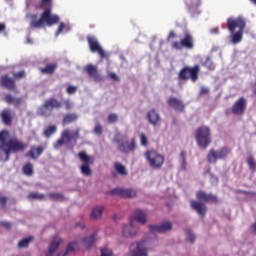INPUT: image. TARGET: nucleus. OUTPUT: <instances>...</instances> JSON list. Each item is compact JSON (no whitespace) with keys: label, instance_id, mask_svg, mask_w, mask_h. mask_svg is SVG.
Returning <instances> with one entry per match:
<instances>
[{"label":"nucleus","instance_id":"obj_29","mask_svg":"<svg viewBox=\"0 0 256 256\" xmlns=\"http://www.w3.org/2000/svg\"><path fill=\"white\" fill-rule=\"evenodd\" d=\"M134 219L139 223L140 225H145L148 221L147 214L143 212L142 210L138 209L134 213Z\"/></svg>","mask_w":256,"mask_h":256},{"label":"nucleus","instance_id":"obj_15","mask_svg":"<svg viewBox=\"0 0 256 256\" xmlns=\"http://www.w3.org/2000/svg\"><path fill=\"white\" fill-rule=\"evenodd\" d=\"M139 236V227L133 224V220L129 224L122 227V237L124 239H135Z\"/></svg>","mask_w":256,"mask_h":256},{"label":"nucleus","instance_id":"obj_52","mask_svg":"<svg viewBox=\"0 0 256 256\" xmlns=\"http://www.w3.org/2000/svg\"><path fill=\"white\" fill-rule=\"evenodd\" d=\"M117 119H119L117 114H110L108 116V123H116Z\"/></svg>","mask_w":256,"mask_h":256},{"label":"nucleus","instance_id":"obj_21","mask_svg":"<svg viewBox=\"0 0 256 256\" xmlns=\"http://www.w3.org/2000/svg\"><path fill=\"white\" fill-rule=\"evenodd\" d=\"M147 119L148 123H150V125H153L154 127H157V125L161 123V115H159L157 110L155 109L148 111Z\"/></svg>","mask_w":256,"mask_h":256},{"label":"nucleus","instance_id":"obj_61","mask_svg":"<svg viewBox=\"0 0 256 256\" xmlns=\"http://www.w3.org/2000/svg\"><path fill=\"white\" fill-rule=\"evenodd\" d=\"M75 227H81L82 229H85V224L82 223H76Z\"/></svg>","mask_w":256,"mask_h":256},{"label":"nucleus","instance_id":"obj_5","mask_svg":"<svg viewBox=\"0 0 256 256\" xmlns=\"http://www.w3.org/2000/svg\"><path fill=\"white\" fill-rule=\"evenodd\" d=\"M227 29L232 34V43L237 45L243 41V31L247 27L245 17L238 16L237 18L230 17L227 19Z\"/></svg>","mask_w":256,"mask_h":256},{"label":"nucleus","instance_id":"obj_55","mask_svg":"<svg viewBox=\"0 0 256 256\" xmlns=\"http://www.w3.org/2000/svg\"><path fill=\"white\" fill-rule=\"evenodd\" d=\"M0 225H1L2 227H4V229H11V224H10V222L2 221V222H0Z\"/></svg>","mask_w":256,"mask_h":256},{"label":"nucleus","instance_id":"obj_62","mask_svg":"<svg viewBox=\"0 0 256 256\" xmlns=\"http://www.w3.org/2000/svg\"><path fill=\"white\" fill-rule=\"evenodd\" d=\"M251 3H253L254 5H256V0H250Z\"/></svg>","mask_w":256,"mask_h":256},{"label":"nucleus","instance_id":"obj_43","mask_svg":"<svg viewBox=\"0 0 256 256\" xmlns=\"http://www.w3.org/2000/svg\"><path fill=\"white\" fill-rule=\"evenodd\" d=\"M13 77L14 79H25V77H27V74L25 73L24 70L20 71V72H14L13 73Z\"/></svg>","mask_w":256,"mask_h":256},{"label":"nucleus","instance_id":"obj_63","mask_svg":"<svg viewBox=\"0 0 256 256\" xmlns=\"http://www.w3.org/2000/svg\"><path fill=\"white\" fill-rule=\"evenodd\" d=\"M215 179V181H217V178H214Z\"/></svg>","mask_w":256,"mask_h":256},{"label":"nucleus","instance_id":"obj_4","mask_svg":"<svg viewBox=\"0 0 256 256\" xmlns=\"http://www.w3.org/2000/svg\"><path fill=\"white\" fill-rule=\"evenodd\" d=\"M196 199H198V201H190V207L196 211L198 215H201V217H205L207 213V205H205V203H218L219 201L217 195L212 193L208 194L207 192L201 190L196 193Z\"/></svg>","mask_w":256,"mask_h":256},{"label":"nucleus","instance_id":"obj_14","mask_svg":"<svg viewBox=\"0 0 256 256\" xmlns=\"http://www.w3.org/2000/svg\"><path fill=\"white\" fill-rule=\"evenodd\" d=\"M231 153V149L227 147H222L220 150L215 151V149H211L207 155L208 163H217V159H225Z\"/></svg>","mask_w":256,"mask_h":256},{"label":"nucleus","instance_id":"obj_27","mask_svg":"<svg viewBox=\"0 0 256 256\" xmlns=\"http://www.w3.org/2000/svg\"><path fill=\"white\" fill-rule=\"evenodd\" d=\"M105 207L104 206H101V205H98V206H95L91 213H90V218L93 220V221H99V219H101V217H103V211H104Z\"/></svg>","mask_w":256,"mask_h":256},{"label":"nucleus","instance_id":"obj_47","mask_svg":"<svg viewBox=\"0 0 256 256\" xmlns=\"http://www.w3.org/2000/svg\"><path fill=\"white\" fill-rule=\"evenodd\" d=\"M140 141L143 147H147V145L149 144V140H147V136H145V134L143 133L140 135Z\"/></svg>","mask_w":256,"mask_h":256},{"label":"nucleus","instance_id":"obj_56","mask_svg":"<svg viewBox=\"0 0 256 256\" xmlns=\"http://www.w3.org/2000/svg\"><path fill=\"white\" fill-rule=\"evenodd\" d=\"M210 33H212V35L219 34V27L211 28Z\"/></svg>","mask_w":256,"mask_h":256},{"label":"nucleus","instance_id":"obj_59","mask_svg":"<svg viewBox=\"0 0 256 256\" xmlns=\"http://www.w3.org/2000/svg\"><path fill=\"white\" fill-rule=\"evenodd\" d=\"M204 64L205 65H211V58L209 56L204 58Z\"/></svg>","mask_w":256,"mask_h":256},{"label":"nucleus","instance_id":"obj_10","mask_svg":"<svg viewBox=\"0 0 256 256\" xmlns=\"http://www.w3.org/2000/svg\"><path fill=\"white\" fill-rule=\"evenodd\" d=\"M78 157L80 161H82V165L80 166V171L84 177H91L93 175V170L91 169L90 165H93L95 159L89 155L87 152H79Z\"/></svg>","mask_w":256,"mask_h":256},{"label":"nucleus","instance_id":"obj_51","mask_svg":"<svg viewBox=\"0 0 256 256\" xmlns=\"http://www.w3.org/2000/svg\"><path fill=\"white\" fill-rule=\"evenodd\" d=\"M235 193H241L242 195H250L251 197H256V192H247L245 190H236Z\"/></svg>","mask_w":256,"mask_h":256},{"label":"nucleus","instance_id":"obj_8","mask_svg":"<svg viewBox=\"0 0 256 256\" xmlns=\"http://www.w3.org/2000/svg\"><path fill=\"white\" fill-rule=\"evenodd\" d=\"M62 104L56 98H50L44 102L37 110V115L40 117H51L53 115V109H61Z\"/></svg>","mask_w":256,"mask_h":256},{"label":"nucleus","instance_id":"obj_30","mask_svg":"<svg viewBox=\"0 0 256 256\" xmlns=\"http://www.w3.org/2000/svg\"><path fill=\"white\" fill-rule=\"evenodd\" d=\"M43 151H45V148H43V146L32 147L27 153V156L31 157V159H37V157H40V155L43 154Z\"/></svg>","mask_w":256,"mask_h":256},{"label":"nucleus","instance_id":"obj_44","mask_svg":"<svg viewBox=\"0 0 256 256\" xmlns=\"http://www.w3.org/2000/svg\"><path fill=\"white\" fill-rule=\"evenodd\" d=\"M100 251H101L100 256H113V250L107 247L102 248Z\"/></svg>","mask_w":256,"mask_h":256},{"label":"nucleus","instance_id":"obj_33","mask_svg":"<svg viewBox=\"0 0 256 256\" xmlns=\"http://www.w3.org/2000/svg\"><path fill=\"white\" fill-rule=\"evenodd\" d=\"M78 247V244L76 241L74 242H70L67 247L66 250L63 252L61 251L60 253H62V256H67L69 255V253H75V249Z\"/></svg>","mask_w":256,"mask_h":256},{"label":"nucleus","instance_id":"obj_3","mask_svg":"<svg viewBox=\"0 0 256 256\" xmlns=\"http://www.w3.org/2000/svg\"><path fill=\"white\" fill-rule=\"evenodd\" d=\"M155 247H159V238L151 232L140 241L132 242L128 247L127 256H149V251H153Z\"/></svg>","mask_w":256,"mask_h":256},{"label":"nucleus","instance_id":"obj_34","mask_svg":"<svg viewBox=\"0 0 256 256\" xmlns=\"http://www.w3.org/2000/svg\"><path fill=\"white\" fill-rule=\"evenodd\" d=\"M48 197L51 201H65V194L59 192H50Z\"/></svg>","mask_w":256,"mask_h":256},{"label":"nucleus","instance_id":"obj_22","mask_svg":"<svg viewBox=\"0 0 256 256\" xmlns=\"http://www.w3.org/2000/svg\"><path fill=\"white\" fill-rule=\"evenodd\" d=\"M169 107H172V109H175V111H180L183 113L185 111V104H183V101L175 98V97H170L167 101Z\"/></svg>","mask_w":256,"mask_h":256},{"label":"nucleus","instance_id":"obj_1","mask_svg":"<svg viewBox=\"0 0 256 256\" xmlns=\"http://www.w3.org/2000/svg\"><path fill=\"white\" fill-rule=\"evenodd\" d=\"M34 7V9H43L44 11L40 15V19L37 20L39 15L37 14H26V17L30 19L31 29H43L45 24L48 27H53L59 23V15L53 14V0H26V9Z\"/></svg>","mask_w":256,"mask_h":256},{"label":"nucleus","instance_id":"obj_41","mask_svg":"<svg viewBox=\"0 0 256 256\" xmlns=\"http://www.w3.org/2000/svg\"><path fill=\"white\" fill-rule=\"evenodd\" d=\"M23 173L24 175H28L29 177H31V175H33V164L28 163L23 167Z\"/></svg>","mask_w":256,"mask_h":256},{"label":"nucleus","instance_id":"obj_16","mask_svg":"<svg viewBox=\"0 0 256 256\" xmlns=\"http://www.w3.org/2000/svg\"><path fill=\"white\" fill-rule=\"evenodd\" d=\"M110 195H118L122 199H134V197H137V190L133 188H115L110 191Z\"/></svg>","mask_w":256,"mask_h":256},{"label":"nucleus","instance_id":"obj_19","mask_svg":"<svg viewBox=\"0 0 256 256\" xmlns=\"http://www.w3.org/2000/svg\"><path fill=\"white\" fill-rule=\"evenodd\" d=\"M245 109H247V100H245V98H240L233 105L232 113H234V115H243Z\"/></svg>","mask_w":256,"mask_h":256},{"label":"nucleus","instance_id":"obj_42","mask_svg":"<svg viewBox=\"0 0 256 256\" xmlns=\"http://www.w3.org/2000/svg\"><path fill=\"white\" fill-rule=\"evenodd\" d=\"M186 237L188 239V241H190L191 243H195V234L193 233V230L191 229H186Z\"/></svg>","mask_w":256,"mask_h":256},{"label":"nucleus","instance_id":"obj_46","mask_svg":"<svg viewBox=\"0 0 256 256\" xmlns=\"http://www.w3.org/2000/svg\"><path fill=\"white\" fill-rule=\"evenodd\" d=\"M66 92L68 95H75V93H77V86H68Z\"/></svg>","mask_w":256,"mask_h":256},{"label":"nucleus","instance_id":"obj_38","mask_svg":"<svg viewBox=\"0 0 256 256\" xmlns=\"http://www.w3.org/2000/svg\"><path fill=\"white\" fill-rule=\"evenodd\" d=\"M28 199H34L38 201H43L45 199V194L37 193V192H32L28 195Z\"/></svg>","mask_w":256,"mask_h":256},{"label":"nucleus","instance_id":"obj_32","mask_svg":"<svg viewBox=\"0 0 256 256\" xmlns=\"http://www.w3.org/2000/svg\"><path fill=\"white\" fill-rule=\"evenodd\" d=\"M79 116L77 114L72 113V114H66L63 117L62 123L63 125H69V123H73L74 121H77Z\"/></svg>","mask_w":256,"mask_h":256},{"label":"nucleus","instance_id":"obj_23","mask_svg":"<svg viewBox=\"0 0 256 256\" xmlns=\"http://www.w3.org/2000/svg\"><path fill=\"white\" fill-rule=\"evenodd\" d=\"M85 70L88 73V75L92 77L94 81H96L97 83L105 81L103 76H101V74H99V72L97 71V66L89 65L85 68Z\"/></svg>","mask_w":256,"mask_h":256},{"label":"nucleus","instance_id":"obj_24","mask_svg":"<svg viewBox=\"0 0 256 256\" xmlns=\"http://www.w3.org/2000/svg\"><path fill=\"white\" fill-rule=\"evenodd\" d=\"M182 46L184 49H193L195 47V39L191 33L186 32L184 37L181 39Z\"/></svg>","mask_w":256,"mask_h":256},{"label":"nucleus","instance_id":"obj_50","mask_svg":"<svg viewBox=\"0 0 256 256\" xmlns=\"http://www.w3.org/2000/svg\"><path fill=\"white\" fill-rule=\"evenodd\" d=\"M108 77H110L112 79V81H116L117 83H119V81H121V78H119L115 72H109L108 73Z\"/></svg>","mask_w":256,"mask_h":256},{"label":"nucleus","instance_id":"obj_39","mask_svg":"<svg viewBox=\"0 0 256 256\" xmlns=\"http://www.w3.org/2000/svg\"><path fill=\"white\" fill-rule=\"evenodd\" d=\"M180 159L182 160L181 170L186 171V169H187V156L185 155V151H183V150L180 152Z\"/></svg>","mask_w":256,"mask_h":256},{"label":"nucleus","instance_id":"obj_45","mask_svg":"<svg viewBox=\"0 0 256 256\" xmlns=\"http://www.w3.org/2000/svg\"><path fill=\"white\" fill-rule=\"evenodd\" d=\"M95 135H103V126L101 124H96L94 127Z\"/></svg>","mask_w":256,"mask_h":256},{"label":"nucleus","instance_id":"obj_31","mask_svg":"<svg viewBox=\"0 0 256 256\" xmlns=\"http://www.w3.org/2000/svg\"><path fill=\"white\" fill-rule=\"evenodd\" d=\"M34 237L33 236H30V237H27V238H23L22 240H20L18 242V249H27V247H29V244L31 243V241H34Z\"/></svg>","mask_w":256,"mask_h":256},{"label":"nucleus","instance_id":"obj_18","mask_svg":"<svg viewBox=\"0 0 256 256\" xmlns=\"http://www.w3.org/2000/svg\"><path fill=\"white\" fill-rule=\"evenodd\" d=\"M61 243H63L61 238H54L44 256H63V252H57V249H59V245H61Z\"/></svg>","mask_w":256,"mask_h":256},{"label":"nucleus","instance_id":"obj_36","mask_svg":"<svg viewBox=\"0 0 256 256\" xmlns=\"http://www.w3.org/2000/svg\"><path fill=\"white\" fill-rule=\"evenodd\" d=\"M54 133H57V126L52 125L44 130L43 135L44 137H46V139H49V137H51V135H54Z\"/></svg>","mask_w":256,"mask_h":256},{"label":"nucleus","instance_id":"obj_35","mask_svg":"<svg viewBox=\"0 0 256 256\" xmlns=\"http://www.w3.org/2000/svg\"><path fill=\"white\" fill-rule=\"evenodd\" d=\"M115 170L119 175H123L124 177H127V169L125 166L119 162H116L114 164Z\"/></svg>","mask_w":256,"mask_h":256},{"label":"nucleus","instance_id":"obj_57","mask_svg":"<svg viewBox=\"0 0 256 256\" xmlns=\"http://www.w3.org/2000/svg\"><path fill=\"white\" fill-rule=\"evenodd\" d=\"M209 93V88L202 87L200 90V95H207Z\"/></svg>","mask_w":256,"mask_h":256},{"label":"nucleus","instance_id":"obj_37","mask_svg":"<svg viewBox=\"0 0 256 256\" xmlns=\"http://www.w3.org/2000/svg\"><path fill=\"white\" fill-rule=\"evenodd\" d=\"M55 65H48L45 68H40L43 75H53L55 73Z\"/></svg>","mask_w":256,"mask_h":256},{"label":"nucleus","instance_id":"obj_12","mask_svg":"<svg viewBox=\"0 0 256 256\" xmlns=\"http://www.w3.org/2000/svg\"><path fill=\"white\" fill-rule=\"evenodd\" d=\"M145 157L152 169H161L165 163V156L155 150L147 151Z\"/></svg>","mask_w":256,"mask_h":256},{"label":"nucleus","instance_id":"obj_28","mask_svg":"<svg viewBox=\"0 0 256 256\" xmlns=\"http://www.w3.org/2000/svg\"><path fill=\"white\" fill-rule=\"evenodd\" d=\"M95 241H97V232H94L90 236L83 238V247H85V249H91Z\"/></svg>","mask_w":256,"mask_h":256},{"label":"nucleus","instance_id":"obj_7","mask_svg":"<svg viewBox=\"0 0 256 256\" xmlns=\"http://www.w3.org/2000/svg\"><path fill=\"white\" fill-rule=\"evenodd\" d=\"M87 42L91 53H98L101 61H106V63H109V59L111 58V56L107 51L103 49V47L99 43V40H97V37L88 35Z\"/></svg>","mask_w":256,"mask_h":256},{"label":"nucleus","instance_id":"obj_2","mask_svg":"<svg viewBox=\"0 0 256 256\" xmlns=\"http://www.w3.org/2000/svg\"><path fill=\"white\" fill-rule=\"evenodd\" d=\"M27 149V144L11 137L8 130L0 131V161H7L11 153H19Z\"/></svg>","mask_w":256,"mask_h":256},{"label":"nucleus","instance_id":"obj_54","mask_svg":"<svg viewBox=\"0 0 256 256\" xmlns=\"http://www.w3.org/2000/svg\"><path fill=\"white\" fill-rule=\"evenodd\" d=\"M63 105L67 111H70L71 107H73V104H71V100H64Z\"/></svg>","mask_w":256,"mask_h":256},{"label":"nucleus","instance_id":"obj_60","mask_svg":"<svg viewBox=\"0 0 256 256\" xmlns=\"http://www.w3.org/2000/svg\"><path fill=\"white\" fill-rule=\"evenodd\" d=\"M5 29H6L5 23H0V33H3Z\"/></svg>","mask_w":256,"mask_h":256},{"label":"nucleus","instance_id":"obj_49","mask_svg":"<svg viewBox=\"0 0 256 256\" xmlns=\"http://www.w3.org/2000/svg\"><path fill=\"white\" fill-rule=\"evenodd\" d=\"M172 47H173V49H176V50L184 49L183 44L181 43V40H180V42L179 41L173 42Z\"/></svg>","mask_w":256,"mask_h":256},{"label":"nucleus","instance_id":"obj_13","mask_svg":"<svg viewBox=\"0 0 256 256\" xmlns=\"http://www.w3.org/2000/svg\"><path fill=\"white\" fill-rule=\"evenodd\" d=\"M179 79L181 81H187L188 79H191L193 83L199 79V66H194V67H189L186 66L184 67L178 75Z\"/></svg>","mask_w":256,"mask_h":256},{"label":"nucleus","instance_id":"obj_17","mask_svg":"<svg viewBox=\"0 0 256 256\" xmlns=\"http://www.w3.org/2000/svg\"><path fill=\"white\" fill-rule=\"evenodd\" d=\"M148 228L150 229V233L154 235L157 233H169L173 229V224L169 221L163 222L160 225H149Z\"/></svg>","mask_w":256,"mask_h":256},{"label":"nucleus","instance_id":"obj_6","mask_svg":"<svg viewBox=\"0 0 256 256\" xmlns=\"http://www.w3.org/2000/svg\"><path fill=\"white\" fill-rule=\"evenodd\" d=\"M112 143L116 145L120 153H124L125 155H129V153L135 151V139H132L129 143V138L121 133L115 134Z\"/></svg>","mask_w":256,"mask_h":256},{"label":"nucleus","instance_id":"obj_48","mask_svg":"<svg viewBox=\"0 0 256 256\" xmlns=\"http://www.w3.org/2000/svg\"><path fill=\"white\" fill-rule=\"evenodd\" d=\"M64 29H65V23L61 22L56 31V37H59V35H61V33H63Z\"/></svg>","mask_w":256,"mask_h":256},{"label":"nucleus","instance_id":"obj_53","mask_svg":"<svg viewBox=\"0 0 256 256\" xmlns=\"http://www.w3.org/2000/svg\"><path fill=\"white\" fill-rule=\"evenodd\" d=\"M7 201H9V198L0 195V205H1V207H6Z\"/></svg>","mask_w":256,"mask_h":256},{"label":"nucleus","instance_id":"obj_9","mask_svg":"<svg viewBox=\"0 0 256 256\" xmlns=\"http://www.w3.org/2000/svg\"><path fill=\"white\" fill-rule=\"evenodd\" d=\"M196 141L199 147L207 149L211 145V130L207 126L199 127L196 131Z\"/></svg>","mask_w":256,"mask_h":256},{"label":"nucleus","instance_id":"obj_11","mask_svg":"<svg viewBox=\"0 0 256 256\" xmlns=\"http://www.w3.org/2000/svg\"><path fill=\"white\" fill-rule=\"evenodd\" d=\"M77 139H79V128L73 134L69 129H65L61 134V138L54 144V149H60L64 143H71V141H73L74 145H77Z\"/></svg>","mask_w":256,"mask_h":256},{"label":"nucleus","instance_id":"obj_40","mask_svg":"<svg viewBox=\"0 0 256 256\" xmlns=\"http://www.w3.org/2000/svg\"><path fill=\"white\" fill-rule=\"evenodd\" d=\"M247 164H248L249 168L251 169L252 173H255V171H256V164H255V159L253 158L252 155L248 156Z\"/></svg>","mask_w":256,"mask_h":256},{"label":"nucleus","instance_id":"obj_25","mask_svg":"<svg viewBox=\"0 0 256 256\" xmlns=\"http://www.w3.org/2000/svg\"><path fill=\"white\" fill-rule=\"evenodd\" d=\"M5 103H8V105H13L16 109H19L22 103H24L23 98H15L11 94H6L4 97Z\"/></svg>","mask_w":256,"mask_h":256},{"label":"nucleus","instance_id":"obj_58","mask_svg":"<svg viewBox=\"0 0 256 256\" xmlns=\"http://www.w3.org/2000/svg\"><path fill=\"white\" fill-rule=\"evenodd\" d=\"M175 37H177V35L175 34V32L171 31L168 35V41H171V39H175Z\"/></svg>","mask_w":256,"mask_h":256},{"label":"nucleus","instance_id":"obj_26","mask_svg":"<svg viewBox=\"0 0 256 256\" xmlns=\"http://www.w3.org/2000/svg\"><path fill=\"white\" fill-rule=\"evenodd\" d=\"M0 117L2 119V123L7 126L13 125V116H11V109L5 108L1 114Z\"/></svg>","mask_w":256,"mask_h":256},{"label":"nucleus","instance_id":"obj_20","mask_svg":"<svg viewBox=\"0 0 256 256\" xmlns=\"http://www.w3.org/2000/svg\"><path fill=\"white\" fill-rule=\"evenodd\" d=\"M0 85L9 91H13L17 85L15 84V79L9 78V75L5 74L0 77Z\"/></svg>","mask_w":256,"mask_h":256}]
</instances>
